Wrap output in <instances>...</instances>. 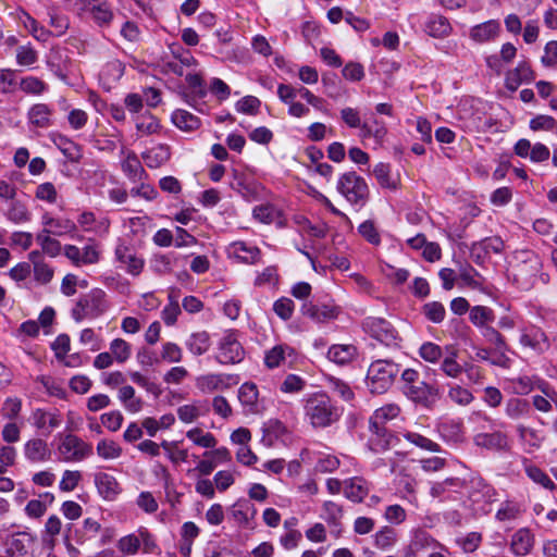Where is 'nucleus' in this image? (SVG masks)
Segmentation results:
<instances>
[{
	"label": "nucleus",
	"mask_w": 557,
	"mask_h": 557,
	"mask_svg": "<svg viewBox=\"0 0 557 557\" xmlns=\"http://www.w3.org/2000/svg\"><path fill=\"white\" fill-rule=\"evenodd\" d=\"M400 413V407L396 404H386L377 408L370 418V436L368 446L372 453L396 449L400 437L387 431L383 425L396 419Z\"/></svg>",
	"instance_id": "1"
},
{
	"label": "nucleus",
	"mask_w": 557,
	"mask_h": 557,
	"mask_svg": "<svg viewBox=\"0 0 557 557\" xmlns=\"http://www.w3.org/2000/svg\"><path fill=\"white\" fill-rule=\"evenodd\" d=\"M542 260L537 253L532 250L522 249L513 253L508 273L519 288L528 290L539 280L543 283L548 282V275L542 272Z\"/></svg>",
	"instance_id": "2"
},
{
	"label": "nucleus",
	"mask_w": 557,
	"mask_h": 557,
	"mask_svg": "<svg viewBox=\"0 0 557 557\" xmlns=\"http://www.w3.org/2000/svg\"><path fill=\"white\" fill-rule=\"evenodd\" d=\"M305 419L314 429H324L336 423L342 417V410L329 395L314 393L305 400Z\"/></svg>",
	"instance_id": "3"
},
{
	"label": "nucleus",
	"mask_w": 557,
	"mask_h": 557,
	"mask_svg": "<svg viewBox=\"0 0 557 557\" xmlns=\"http://www.w3.org/2000/svg\"><path fill=\"white\" fill-rule=\"evenodd\" d=\"M399 373V366L392 360L377 359L367 372L366 383L372 394H383L388 391Z\"/></svg>",
	"instance_id": "4"
},
{
	"label": "nucleus",
	"mask_w": 557,
	"mask_h": 557,
	"mask_svg": "<svg viewBox=\"0 0 557 557\" xmlns=\"http://www.w3.org/2000/svg\"><path fill=\"white\" fill-rule=\"evenodd\" d=\"M336 188L351 205L362 207L369 198V187L366 180L354 171L342 174Z\"/></svg>",
	"instance_id": "5"
},
{
	"label": "nucleus",
	"mask_w": 557,
	"mask_h": 557,
	"mask_svg": "<svg viewBox=\"0 0 557 557\" xmlns=\"http://www.w3.org/2000/svg\"><path fill=\"white\" fill-rule=\"evenodd\" d=\"M107 308L106 293L96 288L77 300L71 314L76 322H82L84 319L101 315Z\"/></svg>",
	"instance_id": "6"
},
{
	"label": "nucleus",
	"mask_w": 557,
	"mask_h": 557,
	"mask_svg": "<svg viewBox=\"0 0 557 557\" xmlns=\"http://www.w3.org/2000/svg\"><path fill=\"white\" fill-rule=\"evenodd\" d=\"M245 349L235 331H226L218 343L215 360L221 364H236L244 360Z\"/></svg>",
	"instance_id": "7"
},
{
	"label": "nucleus",
	"mask_w": 557,
	"mask_h": 557,
	"mask_svg": "<svg viewBox=\"0 0 557 557\" xmlns=\"http://www.w3.org/2000/svg\"><path fill=\"white\" fill-rule=\"evenodd\" d=\"M298 359L296 349L288 344H276L264 352V366L272 370L281 367H293Z\"/></svg>",
	"instance_id": "8"
},
{
	"label": "nucleus",
	"mask_w": 557,
	"mask_h": 557,
	"mask_svg": "<svg viewBox=\"0 0 557 557\" xmlns=\"http://www.w3.org/2000/svg\"><path fill=\"white\" fill-rule=\"evenodd\" d=\"M520 344L537 355L544 354L550 348V342L546 333L537 325L528 324L520 329Z\"/></svg>",
	"instance_id": "9"
},
{
	"label": "nucleus",
	"mask_w": 557,
	"mask_h": 557,
	"mask_svg": "<svg viewBox=\"0 0 557 557\" xmlns=\"http://www.w3.org/2000/svg\"><path fill=\"white\" fill-rule=\"evenodd\" d=\"M362 326L367 333L382 344L386 346L396 344L397 332L388 321L382 318L369 317L363 321Z\"/></svg>",
	"instance_id": "10"
},
{
	"label": "nucleus",
	"mask_w": 557,
	"mask_h": 557,
	"mask_svg": "<svg viewBox=\"0 0 557 557\" xmlns=\"http://www.w3.org/2000/svg\"><path fill=\"white\" fill-rule=\"evenodd\" d=\"M403 394L416 404L432 407L438 398V389L423 381L401 387Z\"/></svg>",
	"instance_id": "11"
},
{
	"label": "nucleus",
	"mask_w": 557,
	"mask_h": 557,
	"mask_svg": "<svg viewBox=\"0 0 557 557\" xmlns=\"http://www.w3.org/2000/svg\"><path fill=\"white\" fill-rule=\"evenodd\" d=\"M237 383L236 375L225 373H207L196 377V387L205 394L227 389Z\"/></svg>",
	"instance_id": "12"
},
{
	"label": "nucleus",
	"mask_w": 557,
	"mask_h": 557,
	"mask_svg": "<svg viewBox=\"0 0 557 557\" xmlns=\"http://www.w3.org/2000/svg\"><path fill=\"white\" fill-rule=\"evenodd\" d=\"M115 260L120 267L132 275H139L144 269L145 261L138 257L135 250L125 243H119L115 247Z\"/></svg>",
	"instance_id": "13"
},
{
	"label": "nucleus",
	"mask_w": 557,
	"mask_h": 557,
	"mask_svg": "<svg viewBox=\"0 0 557 557\" xmlns=\"http://www.w3.org/2000/svg\"><path fill=\"white\" fill-rule=\"evenodd\" d=\"M301 312L315 323H327L338 317L339 309L327 304H313L307 301L301 307Z\"/></svg>",
	"instance_id": "14"
},
{
	"label": "nucleus",
	"mask_w": 557,
	"mask_h": 557,
	"mask_svg": "<svg viewBox=\"0 0 557 557\" xmlns=\"http://www.w3.org/2000/svg\"><path fill=\"white\" fill-rule=\"evenodd\" d=\"M238 400L248 414H258L263 410L259 400V391L255 383L246 382L238 388Z\"/></svg>",
	"instance_id": "15"
},
{
	"label": "nucleus",
	"mask_w": 557,
	"mask_h": 557,
	"mask_svg": "<svg viewBox=\"0 0 557 557\" xmlns=\"http://www.w3.org/2000/svg\"><path fill=\"white\" fill-rule=\"evenodd\" d=\"M226 252L230 258L247 264H255L261 258V251L257 246L242 240L230 244Z\"/></svg>",
	"instance_id": "16"
},
{
	"label": "nucleus",
	"mask_w": 557,
	"mask_h": 557,
	"mask_svg": "<svg viewBox=\"0 0 557 557\" xmlns=\"http://www.w3.org/2000/svg\"><path fill=\"white\" fill-rule=\"evenodd\" d=\"M277 97L284 104L288 106L290 116L300 119L309 114V108L296 101V91L293 85L280 84L277 86Z\"/></svg>",
	"instance_id": "17"
},
{
	"label": "nucleus",
	"mask_w": 557,
	"mask_h": 557,
	"mask_svg": "<svg viewBox=\"0 0 557 557\" xmlns=\"http://www.w3.org/2000/svg\"><path fill=\"white\" fill-rule=\"evenodd\" d=\"M515 153L520 158H529L532 162H543L548 160L549 158V149L541 143H536L535 145H531L529 139L521 138L519 139L515 147Z\"/></svg>",
	"instance_id": "18"
},
{
	"label": "nucleus",
	"mask_w": 557,
	"mask_h": 557,
	"mask_svg": "<svg viewBox=\"0 0 557 557\" xmlns=\"http://www.w3.org/2000/svg\"><path fill=\"white\" fill-rule=\"evenodd\" d=\"M64 255L76 265L95 264L100 257L96 245H86L82 249L74 245H66Z\"/></svg>",
	"instance_id": "19"
},
{
	"label": "nucleus",
	"mask_w": 557,
	"mask_h": 557,
	"mask_svg": "<svg viewBox=\"0 0 557 557\" xmlns=\"http://www.w3.org/2000/svg\"><path fill=\"white\" fill-rule=\"evenodd\" d=\"M534 544L533 532L528 528H520L511 535L509 547L513 555L522 557L532 552Z\"/></svg>",
	"instance_id": "20"
},
{
	"label": "nucleus",
	"mask_w": 557,
	"mask_h": 557,
	"mask_svg": "<svg viewBox=\"0 0 557 557\" xmlns=\"http://www.w3.org/2000/svg\"><path fill=\"white\" fill-rule=\"evenodd\" d=\"M47 66L58 77L65 78L66 71L69 70L71 59L67 50L60 47H53L50 49L47 60Z\"/></svg>",
	"instance_id": "21"
},
{
	"label": "nucleus",
	"mask_w": 557,
	"mask_h": 557,
	"mask_svg": "<svg viewBox=\"0 0 557 557\" xmlns=\"http://www.w3.org/2000/svg\"><path fill=\"white\" fill-rule=\"evenodd\" d=\"M500 23L497 20H488L474 25L469 33L470 38L479 44L492 41L499 36Z\"/></svg>",
	"instance_id": "22"
},
{
	"label": "nucleus",
	"mask_w": 557,
	"mask_h": 557,
	"mask_svg": "<svg viewBox=\"0 0 557 557\" xmlns=\"http://www.w3.org/2000/svg\"><path fill=\"white\" fill-rule=\"evenodd\" d=\"M35 545V539L26 532H17L8 542V550L12 556L28 557Z\"/></svg>",
	"instance_id": "23"
},
{
	"label": "nucleus",
	"mask_w": 557,
	"mask_h": 557,
	"mask_svg": "<svg viewBox=\"0 0 557 557\" xmlns=\"http://www.w3.org/2000/svg\"><path fill=\"white\" fill-rule=\"evenodd\" d=\"M121 153L125 156L121 164L122 171L128 177V180L133 183L144 181L147 174L141 166V163L136 153L125 150H122Z\"/></svg>",
	"instance_id": "24"
},
{
	"label": "nucleus",
	"mask_w": 557,
	"mask_h": 557,
	"mask_svg": "<svg viewBox=\"0 0 557 557\" xmlns=\"http://www.w3.org/2000/svg\"><path fill=\"white\" fill-rule=\"evenodd\" d=\"M99 28H109L114 21V12L107 1L95 3L86 13Z\"/></svg>",
	"instance_id": "25"
},
{
	"label": "nucleus",
	"mask_w": 557,
	"mask_h": 557,
	"mask_svg": "<svg viewBox=\"0 0 557 557\" xmlns=\"http://www.w3.org/2000/svg\"><path fill=\"white\" fill-rule=\"evenodd\" d=\"M261 431V442L265 447L277 448L278 442L283 441V436L286 435V429L278 420L267 421Z\"/></svg>",
	"instance_id": "26"
},
{
	"label": "nucleus",
	"mask_w": 557,
	"mask_h": 557,
	"mask_svg": "<svg viewBox=\"0 0 557 557\" xmlns=\"http://www.w3.org/2000/svg\"><path fill=\"white\" fill-rule=\"evenodd\" d=\"M41 224L49 230L54 236H63L76 231L75 223L70 219L53 218L50 213L45 212L41 215Z\"/></svg>",
	"instance_id": "27"
},
{
	"label": "nucleus",
	"mask_w": 557,
	"mask_h": 557,
	"mask_svg": "<svg viewBox=\"0 0 557 557\" xmlns=\"http://www.w3.org/2000/svg\"><path fill=\"white\" fill-rule=\"evenodd\" d=\"M533 79V71L528 62H519L518 65L506 74V87L516 90L523 82Z\"/></svg>",
	"instance_id": "28"
},
{
	"label": "nucleus",
	"mask_w": 557,
	"mask_h": 557,
	"mask_svg": "<svg viewBox=\"0 0 557 557\" xmlns=\"http://www.w3.org/2000/svg\"><path fill=\"white\" fill-rule=\"evenodd\" d=\"M4 216L14 224H24L30 221L32 213L25 202L15 198L9 201Z\"/></svg>",
	"instance_id": "29"
},
{
	"label": "nucleus",
	"mask_w": 557,
	"mask_h": 557,
	"mask_svg": "<svg viewBox=\"0 0 557 557\" xmlns=\"http://www.w3.org/2000/svg\"><path fill=\"white\" fill-rule=\"evenodd\" d=\"M185 345L191 355L201 356L210 349V334L207 331L194 332L188 336Z\"/></svg>",
	"instance_id": "30"
},
{
	"label": "nucleus",
	"mask_w": 557,
	"mask_h": 557,
	"mask_svg": "<svg viewBox=\"0 0 557 557\" xmlns=\"http://www.w3.org/2000/svg\"><path fill=\"white\" fill-rule=\"evenodd\" d=\"M171 152L166 145L160 144L143 153V159L148 168L158 169L166 163Z\"/></svg>",
	"instance_id": "31"
},
{
	"label": "nucleus",
	"mask_w": 557,
	"mask_h": 557,
	"mask_svg": "<svg viewBox=\"0 0 557 557\" xmlns=\"http://www.w3.org/2000/svg\"><path fill=\"white\" fill-rule=\"evenodd\" d=\"M474 441L479 447L488 450H502L507 446V437L502 432L480 433Z\"/></svg>",
	"instance_id": "32"
},
{
	"label": "nucleus",
	"mask_w": 557,
	"mask_h": 557,
	"mask_svg": "<svg viewBox=\"0 0 557 557\" xmlns=\"http://www.w3.org/2000/svg\"><path fill=\"white\" fill-rule=\"evenodd\" d=\"M24 28L38 41L47 42L52 32L40 25L33 16L23 11L20 17Z\"/></svg>",
	"instance_id": "33"
},
{
	"label": "nucleus",
	"mask_w": 557,
	"mask_h": 557,
	"mask_svg": "<svg viewBox=\"0 0 557 557\" xmlns=\"http://www.w3.org/2000/svg\"><path fill=\"white\" fill-rule=\"evenodd\" d=\"M504 249V242L499 237H487L479 243H474L471 248L472 255L480 259L482 256L499 253Z\"/></svg>",
	"instance_id": "34"
},
{
	"label": "nucleus",
	"mask_w": 557,
	"mask_h": 557,
	"mask_svg": "<svg viewBox=\"0 0 557 557\" xmlns=\"http://www.w3.org/2000/svg\"><path fill=\"white\" fill-rule=\"evenodd\" d=\"M424 30L432 37L443 38L450 34L451 26L446 17L431 15L424 24Z\"/></svg>",
	"instance_id": "35"
},
{
	"label": "nucleus",
	"mask_w": 557,
	"mask_h": 557,
	"mask_svg": "<svg viewBox=\"0 0 557 557\" xmlns=\"http://www.w3.org/2000/svg\"><path fill=\"white\" fill-rule=\"evenodd\" d=\"M171 120L173 124L184 132H193L200 127V120L198 116L182 109H177L172 113Z\"/></svg>",
	"instance_id": "36"
},
{
	"label": "nucleus",
	"mask_w": 557,
	"mask_h": 557,
	"mask_svg": "<svg viewBox=\"0 0 557 557\" xmlns=\"http://www.w3.org/2000/svg\"><path fill=\"white\" fill-rule=\"evenodd\" d=\"M95 483H96L99 494L104 499L111 500L120 492L119 483L116 482V480L107 473L96 474Z\"/></svg>",
	"instance_id": "37"
},
{
	"label": "nucleus",
	"mask_w": 557,
	"mask_h": 557,
	"mask_svg": "<svg viewBox=\"0 0 557 557\" xmlns=\"http://www.w3.org/2000/svg\"><path fill=\"white\" fill-rule=\"evenodd\" d=\"M52 110L46 103H36L28 111V120L36 127L46 128L51 125Z\"/></svg>",
	"instance_id": "38"
},
{
	"label": "nucleus",
	"mask_w": 557,
	"mask_h": 557,
	"mask_svg": "<svg viewBox=\"0 0 557 557\" xmlns=\"http://www.w3.org/2000/svg\"><path fill=\"white\" fill-rule=\"evenodd\" d=\"M357 356V348L354 345L336 344L329 348L327 358L337 363L346 364Z\"/></svg>",
	"instance_id": "39"
},
{
	"label": "nucleus",
	"mask_w": 557,
	"mask_h": 557,
	"mask_svg": "<svg viewBox=\"0 0 557 557\" xmlns=\"http://www.w3.org/2000/svg\"><path fill=\"white\" fill-rule=\"evenodd\" d=\"M54 144L63 153V156L71 162H79L82 160L83 150L82 147L76 143L66 137L59 136L58 139L54 140Z\"/></svg>",
	"instance_id": "40"
},
{
	"label": "nucleus",
	"mask_w": 557,
	"mask_h": 557,
	"mask_svg": "<svg viewBox=\"0 0 557 557\" xmlns=\"http://www.w3.org/2000/svg\"><path fill=\"white\" fill-rule=\"evenodd\" d=\"M368 491L367 483L361 479L355 478L345 482L344 494L352 502H362Z\"/></svg>",
	"instance_id": "41"
},
{
	"label": "nucleus",
	"mask_w": 557,
	"mask_h": 557,
	"mask_svg": "<svg viewBox=\"0 0 557 557\" xmlns=\"http://www.w3.org/2000/svg\"><path fill=\"white\" fill-rule=\"evenodd\" d=\"M446 349L449 354L444 357L441 363V370L446 376L457 379L463 372V367L457 362V350L449 346H447Z\"/></svg>",
	"instance_id": "42"
},
{
	"label": "nucleus",
	"mask_w": 557,
	"mask_h": 557,
	"mask_svg": "<svg viewBox=\"0 0 557 557\" xmlns=\"http://www.w3.org/2000/svg\"><path fill=\"white\" fill-rule=\"evenodd\" d=\"M403 437L406 443L411 445V448L429 450V451L438 450V446L436 443H434L430 438H428L419 433L406 432V433H404Z\"/></svg>",
	"instance_id": "43"
},
{
	"label": "nucleus",
	"mask_w": 557,
	"mask_h": 557,
	"mask_svg": "<svg viewBox=\"0 0 557 557\" xmlns=\"http://www.w3.org/2000/svg\"><path fill=\"white\" fill-rule=\"evenodd\" d=\"M160 128L159 120L149 112H145L136 121V129L141 135L157 134Z\"/></svg>",
	"instance_id": "44"
},
{
	"label": "nucleus",
	"mask_w": 557,
	"mask_h": 557,
	"mask_svg": "<svg viewBox=\"0 0 557 557\" xmlns=\"http://www.w3.org/2000/svg\"><path fill=\"white\" fill-rule=\"evenodd\" d=\"M469 319L475 326L483 327L494 321V312L488 307L474 306L470 309Z\"/></svg>",
	"instance_id": "45"
},
{
	"label": "nucleus",
	"mask_w": 557,
	"mask_h": 557,
	"mask_svg": "<svg viewBox=\"0 0 557 557\" xmlns=\"http://www.w3.org/2000/svg\"><path fill=\"white\" fill-rule=\"evenodd\" d=\"M373 174L381 187L392 190L397 189V182L392 177L391 168L388 164H376L373 169Z\"/></svg>",
	"instance_id": "46"
},
{
	"label": "nucleus",
	"mask_w": 557,
	"mask_h": 557,
	"mask_svg": "<svg viewBox=\"0 0 557 557\" xmlns=\"http://www.w3.org/2000/svg\"><path fill=\"white\" fill-rule=\"evenodd\" d=\"M20 89L28 95L39 96L44 94L48 86L47 84L36 76H26L20 81Z\"/></svg>",
	"instance_id": "47"
},
{
	"label": "nucleus",
	"mask_w": 557,
	"mask_h": 557,
	"mask_svg": "<svg viewBox=\"0 0 557 557\" xmlns=\"http://www.w3.org/2000/svg\"><path fill=\"white\" fill-rule=\"evenodd\" d=\"M110 352L114 360L124 363L131 357L132 347L123 338H115L110 343Z\"/></svg>",
	"instance_id": "48"
},
{
	"label": "nucleus",
	"mask_w": 557,
	"mask_h": 557,
	"mask_svg": "<svg viewBox=\"0 0 557 557\" xmlns=\"http://www.w3.org/2000/svg\"><path fill=\"white\" fill-rule=\"evenodd\" d=\"M421 311L429 321L436 324L443 322L446 315L445 307L440 301L424 304Z\"/></svg>",
	"instance_id": "49"
},
{
	"label": "nucleus",
	"mask_w": 557,
	"mask_h": 557,
	"mask_svg": "<svg viewBox=\"0 0 557 557\" xmlns=\"http://www.w3.org/2000/svg\"><path fill=\"white\" fill-rule=\"evenodd\" d=\"M16 63L21 66H32L38 61V52L30 44L16 48Z\"/></svg>",
	"instance_id": "50"
},
{
	"label": "nucleus",
	"mask_w": 557,
	"mask_h": 557,
	"mask_svg": "<svg viewBox=\"0 0 557 557\" xmlns=\"http://www.w3.org/2000/svg\"><path fill=\"white\" fill-rule=\"evenodd\" d=\"M447 397L450 401L459 405V406H467L473 400L472 393L460 385L453 384L448 388Z\"/></svg>",
	"instance_id": "51"
},
{
	"label": "nucleus",
	"mask_w": 557,
	"mask_h": 557,
	"mask_svg": "<svg viewBox=\"0 0 557 557\" xmlns=\"http://www.w3.org/2000/svg\"><path fill=\"white\" fill-rule=\"evenodd\" d=\"M160 358L169 363H178L183 360V350L176 343L165 342L162 344Z\"/></svg>",
	"instance_id": "52"
},
{
	"label": "nucleus",
	"mask_w": 557,
	"mask_h": 557,
	"mask_svg": "<svg viewBox=\"0 0 557 557\" xmlns=\"http://www.w3.org/2000/svg\"><path fill=\"white\" fill-rule=\"evenodd\" d=\"M125 65L120 60L109 61L101 70V77L110 83L117 82L124 74Z\"/></svg>",
	"instance_id": "53"
},
{
	"label": "nucleus",
	"mask_w": 557,
	"mask_h": 557,
	"mask_svg": "<svg viewBox=\"0 0 557 557\" xmlns=\"http://www.w3.org/2000/svg\"><path fill=\"white\" fill-rule=\"evenodd\" d=\"M506 414L511 419H519L529 412V404L524 399L510 398L506 403Z\"/></svg>",
	"instance_id": "54"
},
{
	"label": "nucleus",
	"mask_w": 557,
	"mask_h": 557,
	"mask_svg": "<svg viewBox=\"0 0 557 557\" xmlns=\"http://www.w3.org/2000/svg\"><path fill=\"white\" fill-rule=\"evenodd\" d=\"M419 355L426 362L437 363L443 357V349L432 342H426L421 345Z\"/></svg>",
	"instance_id": "55"
},
{
	"label": "nucleus",
	"mask_w": 557,
	"mask_h": 557,
	"mask_svg": "<svg viewBox=\"0 0 557 557\" xmlns=\"http://www.w3.org/2000/svg\"><path fill=\"white\" fill-rule=\"evenodd\" d=\"M187 437L197 446L201 448H212L215 446V438L209 432H203L200 429H193L187 432Z\"/></svg>",
	"instance_id": "56"
},
{
	"label": "nucleus",
	"mask_w": 557,
	"mask_h": 557,
	"mask_svg": "<svg viewBox=\"0 0 557 557\" xmlns=\"http://www.w3.org/2000/svg\"><path fill=\"white\" fill-rule=\"evenodd\" d=\"M181 313V307L175 296L171 293L169 295V304L163 308L161 315L164 323L169 326L174 325L177 317Z\"/></svg>",
	"instance_id": "57"
},
{
	"label": "nucleus",
	"mask_w": 557,
	"mask_h": 557,
	"mask_svg": "<svg viewBox=\"0 0 557 557\" xmlns=\"http://www.w3.org/2000/svg\"><path fill=\"white\" fill-rule=\"evenodd\" d=\"M140 545L139 535L128 534L117 541L116 547L123 555H135Z\"/></svg>",
	"instance_id": "58"
},
{
	"label": "nucleus",
	"mask_w": 557,
	"mask_h": 557,
	"mask_svg": "<svg viewBox=\"0 0 557 557\" xmlns=\"http://www.w3.org/2000/svg\"><path fill=\"white\" fill-rule=\"evenodd\" d=\"M329 387L333 394L341 397L345 401H349L354 398V392L351 387L339 379L331 377L329 380Z\"/></svg>",
	"instance_id": "59"
},
{
	"label": "nucleus",
	"mask_w": 557,
	"mask_h": 557,
	"mask_svg": "<svg viewBox=\"0 0 557 557\" xmlns=\"http://www.w3.org/2000/svg\"><path fill=\"white\" fill-rule=\"evenodd\" d=\"M525 472L533 482L542 485L547 490L555 488L554 482L540 468L532 465H528L525 466Z\"/></svg>",
	"instance_id": "60"
},
{
	"label": "nucleus",
	"mask_w": 557,
	"mask_h": 557,
	"mask_svg": "<svg viewBox=\"0 0 557 557\" xmlns=\"http://www.w3.org/2000/svg\"><path fill=\"white\" fill-rule=\"evenodd\" d=\"M261 101L255 96H245L236 102V110L244 114L255 115L258 113Z\"/></svg>",
	"instance_id": "61"
},
{
	"label": "nucleus",
	"mask_w": 557,
	"mask_h": 557,
	"mask_svg": "<svg viewBox=\"0 0 557 557\" xmlns=\"http://www.w3.org/2000/svg\"><path fill=\"white\" fill-rule=\"evenodd\" d=\"M295 305L294 301L290 298L287 297H281L273 304V310L274 312L282 319V320H289L294 313Z\"/></svg>",
	"instance_id": "62"
},
{
	"label": "nucleus",
	"mask_w": 557,
	"mask_h": 557,
	"mask_svg": "<svg viewBox=\"0 0 557 557\" xmlns=\"http://www.w3.org/2000/svg\"><path fill=\"white\" fill-rule=\"evenodd\" d=\"M521 515V508L515 503L506 502L502 504L496 512V518L499 521H510L517 519Z\"/></svg>",
	"instance_id": "63"
},
{
	"label": "nucleus",
	"mask_w": 557,
	"mask_h": 557,
	"mask_svg": "<svg viewBox=\"0 0 557 557\" xmlns=\"http://www.w3.org/2000/svg\"><path fill=\"white\" fill-rule=\"evenodd\" d=\"M35 197L39 200L54 203L58 198V191L52 183L46 182L37 186Z\"/></svg>",
	"instance_id": "64"
}]
</instances>
